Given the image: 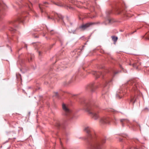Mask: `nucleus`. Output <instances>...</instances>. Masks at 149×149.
<instances>
[{
    "label": "nucleus",
    "mask_w": 149,
    "mask_h": 149,
    "mask_svg": "<svg viewBox=\"0 0 149 149\" xmlns=\"http://www.w3.org/2000/svg\"><path fill=\"white\" fill-rule=\"evenodd\" d=\"M123 95L120 93H117L116 95V97L118 99H121L123 97Z\"/></svg>",
    "instance_id": "obj_16"
},
{
    "label": "nucleus",
    "mask_w": 149,
    "mask_h": 149,
    "mask_svg": "<svg viewBox=\"0 0 149 149\" xmlns=\"http://www.w3.org/2000/svg\"><path fill=\"white\" fill-rule=\"evenodd\" d=\"M33 56H33V54L31 55V57H30V60H29V62L32 61V59L33 58Z\"/></svg>",
    "instance_id": "obj_22"
},
{
    "label": "nucleus",
    "mask_w": 149,
    "mask_h": 149,
    "mask_svg": "<svg viewBox=\"0 0 149 149\" xmlns=\"http://www.w3.org/2000/svg\"><path fill=\"white\" fill-rule=\"evenodd\" d=\"M140 64V63L138 62H134L133 61H131L130 64V65H132L134 67L136 68L137 69H138V67Z\"/></svg>",
    "instance_id": "obj_10"
},
{
    "label": "nucleus",
    "mask_w": 149,
    "mask_h": 149,
    "mask_svg": "<svg viewBox=\"0 0 149 149\" xmlns=\"http://www.w3.org/2000/svg\"><path fill=\"white\" fill-rule=\"evenodd\" d=\"M134 32H135V31H134ZM134 32H133L132 33H134Z\"/></svg>",
    "instance_id": "obj_41"
},
{
    "label": "nucleus",
    "mask_w": 149,
    "mask_h": 149,
    "mask_svg": "<svg viewBox=\"0 0 149 149\" xmlns=\"http://www.w3.org/2000/svg\"><path fill=\"white\" fill-rule=\"evenodd\" d=\"M58 17L60 19H62L63 17L61 15L59 14H58L57 13L55 14V17H53L52 18H50L49 16H48V19H57V17Z\"/></svg>",
    "instance_id": "obj_12"
},
{
    "label": "nucleus",
    "mask_w": 149,
    "mask_h": 149,
    "mask_svg": "<svg viewBox=\"0 0 149 149\" xmlns=\"http://www.w3.org/2000/svg\"><path fill=\"white\" fill-rule=\"evenodd\" d=\"M109 123V119L106 117H104L101 119L100 123L101 125H103Z\"/></svg>",
    "instance_id": "obj_9"
},
{
    "label": "nucleus",
    "mask_w": 149,
    "mask_h": 149,
    "mask_svg": "<svg viewBox=\"0 0 149 149\" xmlns=\"http://www.w3.org/2000/svg\"><path fill=\"white\" fill-rule=\"evenodd\" d=\"M55 4L56 5L60 7H62L63 6V4L60 3H55Z\"/></svg>",
    "instance_id": "obj_19"
},
{
    "label": "nucleus",
    "mask_w": 149,
    "mask_h": 149,
    "mask_svg": "<svg viewBox=\"0 0 149 149\" xmlns=\"http://www.w3.org/2000/svg\"><path fill=\"white\" fill-rule=\"evenodd\" d=\"M16 139L15 137H13V138H12L11 139Z\"/></svg>",
    "instance_id": "obj_35"
},
{
    "label": "nucleus",
    "mask_w": 149,
    "mask_h": 149,
    "mask_svg": "<svg viewBox=\"0 0 149 149\" xmlns=\"http://www.w3.org/2000/svg\"><path fill=\"white\" fill-rule=\"evenodd\" d=\"M70 24L71 25H72V23H70Z\"/></svg>",
    "instance_id": "obj_37"
},
{
    "label": "nucleus",
    "mask_w": 149,
    "mask_h": 149,
    "mask_svg": "<svg viewBox=\"0 0 149 149\" xmlns=\"http://www.w3.org/2000/svg\"><path fill=\"white\" fill-rule=\"evenodd\" d=\"M18 21L20 22H23V17H22L21 18H20L18 19Z\"/></svg>",
    "instance_id": "obj_20"
},
{
    "label": "nucleus",
    "mask_w": 149,
    "mask_h": 149,
    "mask_svg": "<svg viewBox=\"0 0 149 149\" xmlns=\"http://www.w3.org/2000/svg\"><path fill=\"white\" fill-rule=\"evenodd\" d=\"M112 81V79H109V80H107L104 86V88L103 90V93H105L106 91L107 90H108L109 87V83L111 82Z\"/></svg>",
    "instance_id": "obj_7"
},
{
    "label": "nucleus",
    "mask_w": 149,
    "mask_h": 149,
    "mask_svg": "<svg viewBox=\"0 0 149 149\" xmlns=\"http://www.w3.org/2000/svg\"><path fill=\"white\" fill-rule=\"evenodd\" d=\"M132 148H133V149H140V148H138L137 146H133L132 147Z\"/></svg>",
    "instance_id": "obj_27"
},
{
    "label": "nucleus",
    "mask_w": 149,
    "mask_h": 149,
    "mask_svg": "<svg viewBox=\"0 0 149 149\" xmlns=\"http://www.w3.org/2000/svg\"><path fill=\"white\" fill-rule=\"evenodd\" d=\"M55 96H57L58 95V93L57 92H55Z\"/></svg>",
    "instance_id": "obj_33"
},
{
    "label": "nucleus",
    "mask_w": 149,
    "mask_h": 149,
    "mask_svg": "<svg viewBox=\"0 0 149 149\" xmlns=\"http://www.w3.org/2000/svg\"><path fill=\"white\" fill-rule=\"evenodd\" d=\"M112 74H113V75H112V77L113 76H114L116 74L118 73V72H115L113 70L112 71Z\"/></svg>",
    "instance_id": "obj_18"
},
{
    "label": "nucleus",
    "mask_w": 149,
    "mask_h": 149,
    "mask_svg": "<svg viewBox=\"0 0 149 149\" xmlns=\"http://www.w3.org/2000/svg\"><path fill=\"white\" fill-rule=\"evenodd\" d=\"M143 110L144 111H145L146 110L148 111V108H145V109H143Z\"/></svg>",
    "instance_id": "obj_30"
},
{
    "label": "nucleus",
    "mask_w": 149,
    "mask_h": 149,
    "mask_svg": "<svg viewBox=\"0 0 149 149\" xmlns=\"http://www.w3.org/2000/svg\"><path fill=\"white\" fill-rule=\"evenodd\" d=\"M122 139H120V141H122Z\"/></svg>",
    "instance_id": "obj_36"
},
{
    "label": "nucleus",
    "mask_w": 149,
    "mask_h": 149,
    "mask_svg": "<svg viewBox=\"0 0 149 149\" xmlns=\"http://www.w3.org/2000/svg\"><path fill=\"white\" fill-rule=\"evenodd\" d=\"M94 16H93V17H91V18H94Z\"/></svg>",
    "instance_id": "obj_39"
},
{
    "label": "nucleus",
    "mask_w": 149,
    "mask_h": 149,
    "mask_svg": "<svg viewBox=\"0 0 149 149\" xmlns=\"http://www.w3.org/2000/svg\"><path fill=\"white\" fill-rule=\"evenodd\" d=\"M2 18H3L2 16H1V17H0V21L2 19Z\"/></svg>",
    "instance_id": "obj_34"
},
{
    "label": "nucleus",
    "mask_w": 149,
    "mask_h": 149,
    "mask_svg": "<svg viewBox=\"0 0 149 149\" xmlns=\"http://www.w3.org/2000/svg\"><path fill=\"white\" fill-rule=\"evenodd\" d=\"M26 6H27L30 10H31V7L32 6V3L29 1H28L26 3Z\"/></svg>",
    "instance_id": "obj_13"
},
{
    "label": "nucleus",
    "mask_w": 149,
    "mask_h": 149,
    "mask_svg": "<svg viewBox=\"0 0 149 149\" xmlns=\"http://www.w3.org/2000/svg\"><path fill=\"white\" fill-rule=\"evenodd\" d=\"M62 107L63 111L62 113L63 115L67 117L70 119L74 118V113L68 108V106L63 103Z\"/></svg>",
    "instance_id": "obj_4"
},
{
    "label": "nucleus",
    "mask_w": 149,
    "mask_h": 149,
    "mask_svg": "<svg viewBox=\"0 0 149 149\" xmlns=\"http://www.w3.org/2000/svg\"><path fill=\"white\" fill-rule=\"evenodd\" d=\"M120 122L122 123V126H123V125L126 123H127L129 121L125 119H122L120 120Z\"/></svg>",
    "instance_id": "obj_14"
},
{
    "label": "nucleus",
    "mask_w": 149,
    "mask_h": 149,
    "mask_svg": "<svg viewBox=\"0 0 149 149\" xmlns=\"http://www.w3.org/2000/svg\"><path fill=\"white\" fill-rule=\"evenodd\" d=\"M111 10H109V11H107L106 13H107V15H109V14H111Z\"/></svg>",
    "instance_id": "obj_23"
},
{
    "label": "nucleus",
    "mask_w": 149,
    "mask_h": 149,
    "mask_svg": "<svg viewBox=\"0 0 149 149\" xmlns=\"http://www.w3.org/2000/svg\"><path fill=\"white\" fill-rule=\"evenodd\" d=\"M94 24L93 23L90 22L83 24L79 27V28L82 30H84L87 28L89 27L91 25Z\"/></svg>",
    "instance_id": "obj_8"
},
{
    "label": "nucleus",
    "mask_w": 149,
    "mask_h": 149,
    "mask_svg": "<svg viewBox=\"0 0 149 149\" xmlns=\"http://www.w3.org/2000/svg\"><path fill=\"white\" fill-rule=\"evenodd\" d=\"M107 21H108L109 23H111V19H109L107 20Z\"/></svg>",
    "instance_id": "obj_28"
},
{
    "label": "nucleus",
    "mask_w": 149,
    "mask_h": 149,
    "mask_svg": "<svg viewBox=\"0 0 149 149\" xmlns=\"http://www.w3.org/2000/svg\"><path fill=\"white\" fill-rule=\"evenodd\" d=\"M91 11H94V8L93 7H92V8L90 9Z\"/></svg>",
    "instance_id": "obj_29"
},
{
    "label": "nucleus",
    "mask_w": 149,
    "mask_h": 149,
    "mask_svg": "<svg viewBox=\"0 0 149 149\" xmlns=\"http://www.w3.org/2000/svg\"><path fill=\"white\" fill-rule=\"evenodd\" d=\"M97 88L96 85H95L94 83H92L88 85L86 87L88 90H89L92 92H93Z\"/></svg>",
    "instance_id": "obj_6"
},
{
    "label": "nucleus",
    "mask_w": 149,
    "mask_h": 149,
    "mask_svg": "<svg viewBox=\"0 0 149 149\" xmlns=\"http://www.w3.org/2000/svg\"><path fill=\"white\" fill-rule=\"evenodd\" d=\"M84 130L86 136L84 139L88 142V149H102L105 143L106 138L97 136L94 130L89 127H86Z\"/></svg>",
    "instance_id": "obj_1"
},
{
    "label": "nucleus",
    "mask_w": 149,
    "mask_h": 149,
    "mask_svg": "<svg viewBox=\"0 0 149 149\" xmlns=\"http://www.w3.org/2000/svg\"><path fill=\"white\" fill-rule=\"evenodd\" d=\"M41 52H40V51H38V54H39V55L40 56L41 55Z\"/></svg>",
    "instance_id": "obj_31"
},
{
    "label": "nucleus",
    "mask_w": 149,
    "mask_h": 149,
    "mask_svg": "<svg viewBox=\"0 0 149 149\" xmlns=\"http://www.w3.org/2000/svg\"><path fill=\"white\" fill-rule=\"evenodd\" d=\"M67 8L68 9H72V10H73L74 9V8L70 6H67Z\"/></svg>",
    "instance_id": "obj_21"
},
{
    "label": "nucleus",
    "mask_w": 149,
    "mask_h": 149,
    "mask_svg": "<svg viewBox=\"0 0 149 149\" xmlns=\"http://www.w3.org/2000/svg\"><path fill=\"white\" fill-rule=\"evenodd\" d=\"M108 72V70H104L102 72H97L95 71L94 72V74L96 77V78H98L100 77L102 78H103L104 75L107 72Z\"/></svg>",
    "instance_id": "obj_5"
},
{
    "label": "nucleus",
    "mask_w": 149,
    "mask_h": 149,
    "mask_svg": "<svg viewBox=\"0 0 149 149\" xmlns=\"http://www.w3.org/2000/svg\"><path fill=\"white\" fill-rule=\"evenodd\" d=\"M128 88H130V90L134 93V96L132 97L130 102H132L133 104L138 99L136 96L137 95H140V93L138 89L139 87V84L135 79H131L128 81L127 83Z\"/></svg>",
    "instance_id": "obj_3"
},
{
    "label": "nucleus",
    "mask_w": 149,
    "mask_h": 149,
    "mask_svg": "<svg viewBox=\"0 0 149 149\" xmlns=\"http://www.w3.org/2000/svg\"><path fill=\"white\" fill-rule=\"evenodd\" d=\"M3 5L0 3V11H1V9L2 8H3Z\"/></svg>",
    "instance_id": "obj_26"
},
{
    "label": "nucleus",
    "mask_w": 149,
    "mask_h": 149,
    "mask_svg": "<svg viewBox=\"0 0 149 149\" xmlns=\"http://www.w3.org/2000/svg\"><path fill=\"white\" fill-rule=\"evenodd\" d=\"M148 39H149V38H148Z\"/></svg>",
    "instance_id": "obj_42"
},
{
    "label": "nucleus",
    "mask_w": 149,
    "mask_h": 149,
    "mask_svg": "<svg viewBox=\"0 0 149 149\" xmlns=\"http://www.w3.org/2000/svg\"><path fill=\"white\" fill-rule=\"evenodd\" d=\"M79 2H80V3H81V2H80V1H79Z\"/></svg>",
    "instance_id": "obj_40"
},
{
    "label": "nucleus",
    "mask_w": 149,
    "mask_h": 149,
    "mask_svg": "<svg viewBox=\"0 0 149 149\" xmlns=\"http://www.w3.org/2000/svg\"><path fill=\"white\" fill-rule=\"evenodd\" d=\"M48 3L47 2H45L42 4H39V7L41 11V12L42 13L44 12L43 9L45 7H47V5Z\"/></svg>",
    "instance_id": "obj_11"
},
{
    "label": "nucleus",
    "mask_w": 149,
    "mask_h": 149,
    "mask_svg": "<svg viewBox=\"0 0 149 149\" xmlns=\"http://www.w3.org/2000/svg\"><path fill=\"white\" fill-rule=\"evenodd\" d=\"M111 38H112V40L114 42V44H115L116 43V42L118 40L117 37L115 36H111Z\"/></svg>",
    "instance_id": "obj_15"
},
{
    "label": "nucleus",
    "mask_w": 149,
    "mask_h": 149,
    "mask_svg": "<svg viewBox=\"0 0 149 149\" xmlns=\"http://www.w3.org/2000/svg\"><path fill=\"white\" fill-rule=\"evenodd\" d=\"M10 24H11V25H13V26H15V23L14 22H10Z\"/></svg>",
    "instance_id": "obj_24"
},
{
    "label": "nucleus",
    "mask_w": 149,
    "mask_h": 149,
    "mask_svg": "<svg viewBox=\"0 0 149 149\" xmlns=\"http://www.w3.org/2000/svg\"><path fill=\"white\" fill-rule=\"evenodd\" d=\"M56 126H57L58 127H59L61 125V124L59 123H57L56 125Z\"/></svg>",
    "instance_id": "obj_25"
},
{
    "label": "nucleus",
    "mask_w": 149,
    "mask_h": 149,
    "mask_svg": "<svg viewBox=\"0 0 149 149\" xmlns=\"http://www.w3.org/2000/svg\"><path fill=\"white\" fill-rule=\"evenodd\" d=\"M109 111H111V112H113V109H110Z\"/></svg>",
    "instance_id": "obj_32"
},
{
    "label": "nucleus",
    "mask_w": 149,
    "mask_h": 149,
    "mask_svg": "<svg viewBox=\"0 0 149 149\" xmlns=\"http://www.w3.org/2000/svg\"><path fill=\"white\" fill-rule=\"evenodd\" d=\"M9 30L10 31L13 33L15 32V31H16V30L15 29H14V28L12 27H11L10 28Z\"/></svg>",
    "instance_id": "obj_17"
},
{
    "label": "nucleus",
    "mask_w": 149,
    "mask_h": 149,
    "mask_svg": "<svg viewBox=\"0 0 149 149\" xmlns=\"http://www.w3.org/2000/svg\"><path fill=\"white\" fill-rule=\"evenodd\" d=\"M81 103L83 107V109L91 114L93 119L96 120L99 118V108L97 106L88 103L84 100H82Z\"/></svg>",
    "instance_id": "obj_2"
},
{
    "label": "nucleus",
    "mask_w": 149,
    "mask_h": 149,
    "mask_svg": "<svg viewBox=\"0 0 149 149\" xmlns=\"http://www.w3.org/2000/svg\"><path fill=\"white\" fill-rule=\"evenodd\" d=\"M74 31H74V32H73V33H74Z\"/></svg>",
    "instance_id": "obj_38"
}]
</instances>
